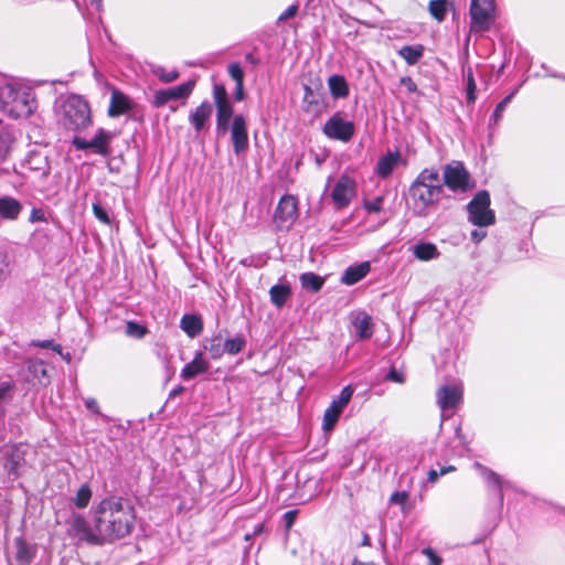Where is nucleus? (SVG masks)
Returning a JSON list of instances; mask_svg holds the SVG:
<instances>
[{"instance_id": "obj_25", "label": "nucleus", "mask_w": 565, "mask_h": 565, "mask_svg": "<svg viewBox=\"0 0 565 565\" xmlns=\"http://www.w3.org/2000/svg\"><path fill=\"white\" fill-rule=\"evenodd\" d=\"M209 363L203 359L201 352H198L193 360L186 363L181 370L180 376L183 381H190L198 376L199 374H203L207 372Z\"/></svg>"}, {"instance_id": "obj_12", "label": "nucleus", "mask_w": 565, "mask_h": 565, "mask_svg": "<svg viewBox=\"0 0 565 565\" xmlns=\"http://www.w3.org/2000/svg\"><path fill=\"white\" fill-rule=\"evenodd\" d=\"M353 388L352 386L348 385L342 388L340 392V395L332 399L329 407L324 411L323 414V424L322 428L324 431H329L333 429L335 424L339 420V417L343 411V408L349 404L353 396Z\"/></svg>"}, {"instance_id": "obj_6", "label": "nucleus", "mask_w": 565, "mask_h": 565, "mask_svg": "<svg viewBox=\"0 0 565 565\" xmlns=\"http://www.w3.org/2000/svg\"><path fill=\"white\" fill-rule=\"evenodd\" d=\"M490 194L486 190L479 191L467 204L468 221L478 227H487L495 222V214L490 209Z\"/></svg>"}, {"instance_id": "obj_24", "label": "nucleus", "mask_w": 565, "mask_h": 565, "mask_svg": "<svg viewBox=\"0 0 565 565\" xmlns=\"http://www.w3.org/2000/svg\"><path fill=\"white\" fill-rule=\"evenodd\" d=\"M371 270L370 262H362L349 266L342 274L340 281L345 286H352L361 281Z\"/></svg>"}, {"instance_id": "obj_31", "label": "nucleus", "mask_w": 565, "mask_h": 565, "mask_svg": "<svg viewBox=\"0 0 565 565\" xmlns=\"http://www.w3.org/2000/svg\"><path fill=\"white\" fill-rule=\"evenodd\" d=\"M328 87L333 98H345L349 96V85L342 75H331L328 78Z\"/></svg>"}, {"instance_id": "obj_41", "label": "nucleus", "mask_w": 565, "mask_h": 565, "mask_svg": "<svg viewBox=\"0 0 565 565\" xmlns=\"http://www.w3.org/2000/svg\"><path fill=\"white\" fill-rule=\"evenodd\" d=\"M428 8L430 14L440 22L446 17L447 0H431Z\"/></svg>"}, {"instance_id": "obj_17", "label": "nucleus", "mask_w": 565, "mask_h": 565, "mask_svg": "<svg viewBox=\"0 0 565 565\" xmlns=\"http://www.w3.org/2000/svg\"><path fill=\"white\" fill-rule=\"evenodd\" d=\"M213 99L216 107V118L231 120L234 117V108L223 84L215 83L213 85Z\"/></svg>"}, {"instance_id": "obj_40", "label": "nucleus", "mask_w": 565, "mask_h": 565, "mask_svg": "<svg viewBox=\"0 0 565 565\" xmlns=\"http://www.w3.org/2000/svg\"><path fill=\"white\" fill-rule=\"evenodd\" d=\"M12 271V264L9 255L0 249V288L9 279Z\"/></svg>"}, {"instance_id": "obj_60", "label": "nucleus", "mask_w": 565, "mask_h": 565, "mask_svg": "<svg viewBox=\"0 0 565 565\" xmlns=\"http://www.w3.org/2000/svg\"><path fill=\"white\" fill-rule=\"evenodd\" d=\"M230 122H231V120L217 119L216 118V132H217V135H225L228 129L231 130Z\"/></svg>"}, {"instance_id": "obj_13", "label": "nucleus", "mask_w": 565, "mask_h": 565, "mask_svg": "<svg viewBox=\"0 0 565 565\" xmlns=\"http://www.w3.org/2000/svg\"><path fill=\"white\" fill-rule=\"evenodd\" d=\"M194 86V81H188L178 86L158 89L154 92L152 105L160 108L170 100L185 99L192 94Z\"/></svg>"}, {"instance_id": "obj_61", "label": "nucleus", "mask_w": 565, "mask_h": 565, "mask_svg": "<svg viewBox=\"0 0 565 565\" xmlns=\"http://www.w3.org/2000/svg\"><path fill=\"white\" fill-rule=\"evenodd\" d=\"M471 241L476 244L480 243L486 236L487 232L483 230H473L470 234Z\"/></svg>"}, {"instance_id": "obj_29", "label": "nucleus", "mask_w": 565, "mask_h": 565, "mask_svg": "<svg viewBox=\"0 0 565 565\" xmlns=\"http://www.w3.org/2000/svg\"><path fill=\"white\" fill-rule=\"evenodd\" d=\"M25 370L28 374L25 375L26 382H38L39 384H43V380L47 377L46 365L42 360L30 359L25 362Z\"/></svg>"}, {"instance_id": "obj_57", "label": "nucleus", "mask_w": 565, "mask_h": 565, "mask_svg": "<svg viewBox=\"0 0 565 565\" xmlns=\"http://www.w3.org/2000/svg\"><path fill=\"white\" fill-rule=\"evenodd\" d=\"M297 514H298V512L296 510L287 511L284 514V516H282L284 518V523H285V527L287 530H289L294 525V523H295V521L297 519Z\"/></svg>"}, {"instance_id": "obj_43", "label": "nucleus", "mask_w": 565, "mask_h": 565, "mask_svg": "<svg viewBox=\"0 0 565 565\" xmlns=\"http://www.w3.org/2000/svg\"><path fill=\"white\" fill-rule=\"evenodd\" d=\"M204 349L211 354V358L216 360L220 359L224 352V345L221 344V338H213L207 344L204 345Z\"/></svg>"}, {"instance_id": "obj_4", "label": "nucleus", "mask_w": 565, "mask_h": 565, "mask_svg": "<svg viewBox=\"0 0 565 565\" xmlns=\"http://www.w3.org/2000/svg\"><path fill=\"white\" fill-rule=\"evenodd\" d=\"M62 125L72 131H81L92 125L90 107L82 96L70 95L61 105Z\"/></svg>"}, {"instance_id": "obj_18", "label": "nucleus", "mask_w": 565, "mask_h": 565, "mask_svg": "<svg viewBox=\"0 0 565 565\" xmlns=\"http://www.w3.org/2000/svg\"><path fill=\"white\" fill-rule=\"evenodd\" d=\"M462 391L457 385H444L436 393L437 404L443 412L455 409L461 402Z\"/></svg>"}, {"instance_id": "obj_42", "label": "nucleus", "mask_w": 565, "mask_h": 565, "mask_svg": "<svg viewBox=\"0 0 565 565\" xmlns=\"http://www.w3.org/2000/svg\"><path fill=\"white\" fill-rule=\"evenodd\" d=\"M152 73L156 75L162 83H172L179 77V72L177 70L167 71L163 66L157 65L152 67Z\"/></svg>"}, {"instance_id": "obj_3", "label": "nucleus", "mask_w": 565, "mask_h": 565, "mask_svg": "<svg viewBox=\"0 0 565 565\" xmlns=\"http://www.w3.org/2000/svg\"><path fill=\"white\" fill-rule=\"evenodd\" d=\"M36 108L34 92L24 85L6 83L0 86V110L11 118H28Z\"/></svg>"}, {"instance_id": "obj_38", "label": "nucleus", "mask_w": 565, "mask_h": 565, "mask_svg": "<svg viewBox=\"0 0 565 565\" xmlns=\"http://www.w3.org/2000/svg\"><path fill=\"white\" fill-rule=\"evenodd\" d=\"M93 492L90 487L87 483L81 486L77 490L75 497L72 499V502L77 509H85L92 499Z\"/></svg>"}, {"instance_id": "obj_19", "label": "nucleus", "mask_w": 565, "mask_h": 565, "mask_svg": "<svg viewBox=\"0 0 565 565\" xmlns=\"http://www.w3.org/2000/svg\"><path fill=\"white\" fill-rule=\"evenodd\" d=\"M399 163H405L399 151H387L379 158L375 173L380 179H387Z\"/></svg>"}, {"instance_id": "obj_2", "label": "nucleus", "mask_w": 565, "mask_h": 565, "mask_svg": "<svg viewBox=\"0 0 565 565\" xmlns=\"http://www.w3.org/2000/svg\"><path fill=\"white\" fill-rule=\"evenodd\" d=\"M444 194V184L439 170L431 167L423 169L408 188V202L413 214L426 217L436 207Z\"/></svg>"}, {"instance_id": "obj_58", "label": "nucleus", "mask_w": 565, "mask_h": 565, "mask_svg": "<svg viewBox=\"0 0 565 565\" xmlns=\"http://www.w3.org/2000/svg\"><path fill=\"white\" fill-rule=\"evenodd\" d=\"M399 83L406 87L408 93H416L417 92V85L409 76H403L399 79Z\"/></svg>"}, {"instance_id": "obj_14", "label": "nucleus", "mask_w": 565, "mask_h": 565, "mask_svg": "<svg viewBox=\"0 0 565 565\" xmlns=\"http://www.w3.org/2000/svg\"><path fill=\"white\" fill-rule=\"evenodd\" d=\"M298 216V205L295 196H281L275 211L274 220L278 228H288Z\"/></svg>"}, {"instance_id": "obj_44", "label": "nucleus", "mask_w": 565, "mask_h": 565, "mask_svg": "<svg viewBox=\"0 0 565 565\" xmlns=\"http://www.w3.org/2000/svg\"><path fill=\"white\" fill-rule=\"evenodd\" d=\"M148 330L145 326L135 322L128 321L126 326V334L128 337H132L136 339H142L147 334Z\"/></svg>"}, {"instance_id": "obj_22", "label": "nucleus", "mask_w": 565, "mask_h": 565, "mask_svg": "<svg viewBox=\"0 0 565 565\" xmlns=\"http://www.w3.org/2000/svg\"><path fill=\"white\" fill-rule=\"evenodd\" d=\"M353 194V182L343 175L339 179L332 190V200L338 207L347 206Z\"/></svg>"}, {"instance_id": "obj_7", "label": "nucleus", "mask_w": 565, "mask_h": 565, "mask_svg": "<svg viewBox=\"0 0 565 565\" xmlns=\"http://www.w3.org/2000/svg\"><path fill=\"white\" fill-rule=\"evenodd\" d=\"M493 0H471L470 4V31L486 32L494 21Z\"/></svg>"}, {"instance_id": "obj_47", "label": "nucleus", "mask_w": 565, "mask_h": 565, "mask_svg": "<svg viewBox=\"0 0 565 565\" xmlns=\"http://www.w3.org/2000/svg\"><path fill=\"white\" fill-rule=\"evenodd\" d=\"M466 90H467V102L469 104H473L475 100H476L477 85H476V82H475V78H473V75H472L471 71H469L468 74H467V87H466Z\"/></svg>"}, {"instance_id": "obj_21", "label": "nucleus", "mask_w": 565, "mask_h": 565, "mask_svg": "<svg viewBox=\"0 0 565 565\" xmlns=\"http://www.w3.org/2000/svg\"><path fill=\"white\" fill-rule=\"evenodd\" d=\"M134 102L129 96L119 89H113L110 95V103L108 107L109 117H118L131 110Z\"/></svg>"}, {"instance_id": "obj_45", "label": "nucleus", "mask_w": 565, "mask_h": 565, "mask_svg": "<svg viewBox=\"0 0 565 565\" xmlns=\"http://www.w3.org/2000/svg\"><path fill=\"white\" fill-rule=\"evenodd\" d=\"M94 216L102 222L103 224L109 225L110 224V217L108 214V211L105 206L100 204L99 201H95L92 204Z\"/></svg>"}, {"instance_id": "obj_35", "label": "nucleus", "mask_w": 565, "mask_h": 565, "mask_svg": "<svg viewBox=\"0 0 565 565\" xmlns=\"http://www.w3.org/2000/svg\"><path fill=\"white\" fill-rule=\"evenodd\" d=\"M299 280L303 289L312 292L320 291L324 285V278L311 271L301 274Z\"/></svg>"}, {"instance_id": "obj_49", "label": "nucleus", "mask_w": 565, "mask_h": 565, "mask_svg": "<svg viewBox=\"0 0 565 565\" xmlns=\"http://www.w3.org/2000/svg\"><path fill=\"white\" fill-rule=\"evenodd\" d=\"M384 198L382 195L364 202V207L370 213H379L383 209Z\"/></svg>"}, {"instance_id": "obj_48", "label": "nucleus", "mask_w": 565, "mask_h": 565, "mask_svg": "<svg viewBox=\"0 0 565 565\" xmlns=\"http://www.w3.org/2000/svg\"><path fill=\"white\" fill-rule=\"evenodd\" d=\"M227 72L236 84L244 83V71L238 63H231L227 66Z\"/></svg>"}, {"instance_id": "obj_50", "label": "nucleus", "mask_w": 565, "mask_h": 565, "mask_svg": "<svg viewBox=\"0 0 565 565\" xmlns=\"http://www.w3.org/2000/svg\"><path fill=\"white\" fill-rule=\"evenodd\" d=\"M455 470H456L455 466L441 467L439 470L430 469L428 472L427 481L434 483L438 480V478L440 476H444V475L455 471Z\"/></svg>"}, {"instance_id": "obj_1", "label": "nucleus", "mask_w": 565, "mask_h": 565, "mask_svg": "<svg viewBox=\"0 0 565 565\" xmlns=\"http://www.w3.org/2000/svg\"><path fill=\"white\" fill-rule=\"evenodd\" d=\"M99 544L113 543L129 535L135 526L136 512L130 500L110 495L92 509Z\"/></svg>"}, {"instance_id": "obj_16", "label": "nucleus", "mask_w": 565, "mask_h": 565, "mask_svg": "<svg viewBox=\"0 0 565 565\" xmlns=\"http://www.w3.org/2000/svg\"><path fill=\"white\" fill-rule=\"evenodd\" d=\"M231 141L235 154H241L248 149V132L247 122L242 114H237L233 117L231 125Z\"/></svg>"}, {"instance_id": "obj_63", "label": "nucleus", "mask_w": 565, "mask_h": 565, "mask_svg": "<svg viewBox=\"0 0 565 565\" xmlns=\"http://www.w3.org/2000/svg\"><path fill=\"white\" fill-rule=\"evenodd\" d=\"M263 530H264V524L258 523V524L254 527V531H253V533H252V534H246V535H245V540H246V541L250 540V539H252V536H254V535H257V534L262 533V532H263Z\"/></svg>"}, {"instance_id": "obj_30", "label": "nucleus", "mask_w": 565, "mask_h": 565, "mask_svg": "<svg viewBox=\"0 0 565 565\" xmlns=\"http://www.w3.org/2000/svg\"><path fill=\"white\" fill-rule=\"evenodd\" d=\"M290 296L291 288L288 284H277L269 289L270 301L278 309L286 305Z\"/></svg>"}, {"instance_id": "obj_46", "label": "nucleus", "mask_w": 565, "mask_h": 565, "mask_svg": "<svg viewBox=\"0 0 565 565\" xmlns=\"http://www.w3.org/2000/svg\"><path fill=\"white\" fill-rule=\"evenodd\" d=\"M30 345L41 349H51L52 351L62 354V345L58 343H55L54 340L47 339V340H32L30 342Z\"/></svg>"}, {"instance_id": "obj_32", "label": "nucleus", "mask_w": 565, "mask_h": 565, "mask_svg": "<svg viewBox=\"0 0 565 565\" xmlns=\"http://www.w3.org/2000/svg\"><path fill=\"white\" fill-rule=\"evenodd\" d=\"M180 327L190 338H195L202 332L203 322L200 316L184 315L181 318Z\"/></svg>"}, {"instance_id": "obj_51", "label": "nucleus", "mask_w": 565, "mask_h": 565, "mask_svg": "<svg viewBox=\"0 0 565 565\" xmlns=\"http://www.w3.org/2000/svg\"><path fill=\"white\" fill-rule=\"evenodd\" d=\"M408 499V492L395 491L390 497V502L393 504L404 505Z\"/></svg>"}, {"instance_id": "obj_33", "label": "nucleus", "mask_w": 565, "mask_h": 565, "mask_svg": "<svg viewBox=\"0 0 565 565\" xmlns=\"http://www.w3.org/2000/svg\"><path fill=\"white\" fill-rule=\"evenodd\" d=\"M425 47L422 44L404 45L398 50V55L408 64L415 65L423 57Z\"/></svg>"}, {"instance_id": "obj_53", "label": "nucleus", "mask_w": 565, "mask_h": 565, "mask_svg": "<svg viewBox=\"0 0 565 565\" xmlns=\"http://www.w3.org/2000/svg\"><path fill=\"white\" fill-rule=\"evenodd\" d=\"M299 6L294 3L289 6L284 12H281L278 17V22L286 21L288 19L294 18L298 12Z\"/></svg>"}, {"instance_id": "obj_10", "label": "nucleus", "mask_w": 565, "mask_h": 565, "mask_svg": "<svg viewBox=\"0 0 565 565\" xmlns=\"http://www.w3.org/2000/svg\"><path fill=\"white\" fill-rule=\"evenodd\" d=\"M67 525L70 535L90 544L100 545L95 523L93 522V526H90L81 513L72 512L67 520Z\"/></svg>"}, {"instance_id": "obj_8", "label": "nucleus", "mask_w": 565, "mask_h": 565, "mask_svg": "<svg viewBox=\"0 0 565 565\" xmlns=\"http://www.w3.org/2000/svg\"><path fill=\"white\" fill-rule=\"evenodd\" d=\"M323 135L331 140L349 142L355 132V125L345 120L341 111L334 113L322 127Z\"/></svg>"}, {"instance_id": "obj_20", "label": "nucleus", "mask_w": 565, "mask_h": 565, "mask_svg": "<svg viewBox=\"0 0 565 565\" xmlns=\"http://www.w3.org/2000/svg\"><path fill=\"white\" fill-rule=\"evenodd\" d=\"M213 106L210 102L204 100L195 107L189 115V122L192 125L196 134L203 131L211 119Z\"/></svg>"}, {"instance_id": "obj_11", "label": "nucleus", "mask_w": 565, "mask_h": 565, "mask_svg": "<svg viewBox=\"0 0 565 565\" xmlns=\"http://www.w3.org/2000/svg\"><path fill=\"white\" fill-rule=\"evenodd\" d=\"M475 468L483 478L489 494H493L497 498L499 508H502L504 499L503 492L512 489V483L510 481L503 480L498 473L479 462L475 463Z\"/></svg>"}, {"instance_id": "obj_5", "label": "nucleus", "mask_w": 565, "mask_h": 565, "mask_svg": "<svg viewBox=\"0 0 565 565\" xmlns=\"http://www.w3.org/2000/svg\"><path fill=\"white\" fill-rule=\"evenodd\" d=\"M441 183L455 193H466L475 188L470 172L461 161H451L443 169Z\"/></svg>"}, {"instance_id": "obj_59", "label": "nucleus", "mask_w": 565, "mask_h": 565, "mask_svg": "<svg viewBox=\"0 0 565 565\" xmlns=\"http://www.w3.org/2000/svg\"><path fill=\"white\" fill-rule=\"evenodd\" d=\"M84 404L89 412L98 415L100 414L99 405L95 398L87 397L84 399Z\"/></svg>"}, {"instance_id": "obj_56", "label": "nucleus", "mask_w": 565, "mask_h": 565, "mask_svg": "<svg viewBox=\"0 0 565 565\" xmlns=\"http://www.w3.org/2000/svg\"><path fill=\"white\" fill-rule=\"evenodd\" d=\"M386 379L395 383H404L405 381L404 374L394 367H391L386 375Z\"/></svg>"}, {"instance_id": "obj_34", "label": "nucleus", "mask_w": 565, "mask_h": 565, "mask_svg": "<svg viewBox=\"0 0 565 565\" xmlns=\"http://www.w3.org/2000/svg\"><path fill=\"white\" fill-rule=\"evenodd\" d=\"M17 391V385L13 381L0 382V418L6 416V405L9 404Z\"/></svg>"}, {"instance_id": "obj_39", "label": "nucleus", "mask_w": 565, "mask_h": 565, "mask_svg": "<svg viewBox=\"0 0 565 565\" xmlns=\"http://www.w3.org/2000/svg\"><path fill=\"white\" fill-rule=\"evenodd\" d=\"M224 352L230 355L238 354L246 345V340L243 335L237 334L232 339L224 342Z\"/></svg>"}, {"instance_id": "obj_52", "label": "nucleus", "mask_w": 565, "mask_h": 565, "mask_svg": "<svg viewBox=\"0 0 565 565\" xmlns=\"http://www.w3.org/2000/svg\"><path fill=\"white\" fill-rule=\"evenodd\" d=\"M422 553L427 556L428 565H441V557L438 556L433 548L426 547L423 548Z\"/></svg>"}, {"instance_id": "obj_9", "label": "nucleus", "mask_w": 565, "mask_h": 565, "mask_svg": "<svg viewBox=\"0 0 565 565\" xmlns=\"http://www.w3.org/2000/svg\"><path fill=\"white\" fill-rule=\"evenodd\" d=\"M111 139L113 134L110 131H107L104 128H99L90 140H86L79 136H75L72 139V145L77 150L92 149L95 153L100 154L103 157H107L110 154L109 143Z\"/></svg>"}, {"instance_id": "obj_62", "label": "nucleus", "mask_w": 565, "mask_h": 565, "mask_svg": "<svg viewBox=\"0 0 565 565\" xmlns=\"http://www.w3.org/2000/svg\"><path fill=\"white\" fill-rule=\"evenodd\" d=\"M244 97H245L244 83L236 84L235 90H234V99L237 102H241L244 99Z\"/></svg>"}, {"instance_id": "obj_37", "label": "nucleus", "mask_w": 565, "mask_h": 565, "mask_svg": "<svg viewBox=\"0 0 565 565\" xmlns=\"http://www.w3.org/2000/svg\"><path fill=\"white\" fill-rule=\"evenodd\" d=\"M6 468L10 475H17L18 468L23 460L22 454L17 447H11L6 451Z\"/></svg>"}, {"instance_id": "obj_64", "label": "nucleus", "mask_w": 565, "mask_h": 565, "mask_svg": "<svg viewBox=\"0 0 565 565\" xmlns=\"http://www.w3.org/2000/svg\"><path fill=\"white\" fill-rule=\"evenodd\" d=\"M515 92H512L508 96H505L499 104L503 105L505 108L511 103L512 98L514 97Z\"/></svg>"}, {"instance_id": "obj_15", "label": "nucleus", "mask_w": 565, "mask_h": 565, "mask_svg": "<svg viewBox=\"0 0 565 565\" xmlns=\"http://www.w3.org/2000/svg\"><path fill=\"white\" fill-rule=\"evenodd\" d=\"M303 90L302 110L315 118L320 117L328 107L324 93L315 90L309 85H303Z\"/></svg>"}, {"instance_id": "obj_36", "label": "nucleus", "mask_w": 565, "mask_h": 565, "mask_svg": "<svg viewBox=\"0 0 565 565\" xmlns=\"http://www.w3.org/2000/svg\"><path fill=\"white\" fill-rule=\"evenodd\" d=\"M13 140H14V136L12 134V130L8 126L1 127L0 128V161L6 160L7 157L9 156Z\"/></svg>"}, {"instance_id": "obj_26", "label": "nucleus", "mask_w": 565, "mask_h": 565, "mask_svg": "<svg viewBox=\"0 0 565 565\" xmlns=\"http://www.w3.org/2000/svg\"><path fill=\"white\" fill-rule=\"evenodd\" d=\"M22 211V204L19 200L3 195L0 196V218L14 221L19 217Z\"/></svg>"}, {"instance_id": "obj_23", "label": "nucleus", "mask_w": 565, "mask_h": 565, "mask_svg": "<svg viewBox=\"0 0 565 565\" xmlns=\"http://www.w3.org/2000/svg\"><path fill=\"white\" fill-rule=\"evenodd\" d=\"M15 547L14 561L18 565H30L36 555L38 547L35 544L26 542L22 536L15 537L13 541Z\"/></svg>"}, {"instance_id": "obj_54", "label": "nucleus", "mask_w": 565, "mask_h": 565, "mask_svg": "<svg viewBox=\"0 0 565 565\" xmlns=\"http://www.w3.org/2000/svg\"><path fill=\"white\" fill-rule=\"evenodd\" d=\"M504 110H505V107L501 104H498L492 116L490 117L489 125L490 126L498 125V122L500 121V119L503 116Z\"/></svg>"}, {"instance_id": "obj_28", "label": "nucleus", "mask_w": 565, "mask_h": 565, "mask_svg": "<svg viewBox=\"0 0 565 565\" xmlns=\"http://www.w3.org/2000/svg\"><path fill=\"white\" fill-rule=\"evenodd\" d=\"M414 257L420 262L437 259L440 252L437 246L430 242H418L411 247Z\"/></svg>"}, {"instance_id": "obj_27", "label": "nucleus", "mask_w": 565, "mask_h": 565, "mask_svg": "<svg viewBox=\"0 0 565 565\" xmlns=\"http://www.w3.org/2000/svg\"><path fill=\"white\" fill-rule=\"evenodd\" d=\"M354 334L359 340L370 339L373 334V321L371 316L365 312H359L353 322Z\"/></svg>"}, {"instance_id": "obj_55", "label": "nucleus", "mask_w": 565, "mask_h": 565, "mask_svg": "<svg viewBox=\"0 0 565 565\" xmlns=\"http://www.w3.org/2000/svg\"><path fill=\"white\" fill-rule=\"evenodd\" d=\"M31 223L46 221L45 213L42 209L33 207L29 216Z\"/></svg>"}]
</instances>
